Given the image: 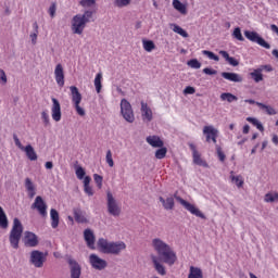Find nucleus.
<instances>
[{
	"label": "nucleus",
	"instance_id": "27",
	"mask_svg": "<svg viewBox=\"0 0 278 278\" xmlns=\"http://www.w3.org/2000/svg\"><path fill=\"white\" fill-rule=\"evenodd\" d=\"M50 217H51V227L52 229H55L58 225H60V214H58V211L51 210Z\"/></svg>",
	"mask_w": 278,
	"mask_h": 278
},
{
	"label": "nucleus",
	"instance_id": "30",
	"mask_svg": "<svg viewBox=\"0 0 278 278\" xmlns=\"http://www.w3.org/2000/svg\"><path fill=\"white\" fill-rule=\"evenodd\" d=\"M25 188L27 192H29V197H36V188L34 187V182H31L30 178L25 179Z\"/></svg>",
	"mask_w": 278,
	"mask_h": 278
},
{
	"label": "nucleus",
	"instance_id": "35",
	"mask_svg": "<svg viewBox=\"0 0 278 278\" xmlns=\"http://www.w3.org/2000/svg\"><path fill=\"white\" fill-rule=\"evenodd\" d=\"M230 179L232 184H236L237 188L244 186V180L240 179V176H233V172H230Z\"/></svg>",
	"mask_w": 278,
	"mask_h": 278
},
{
	"label": "nucleus",
	"instance_id": "52",
	"mask_svg": "<svg viewBox=\"0 0 278 278\" xmlns=\"http://www.w3.org/2000/svg\"><path fill=\"white\" fill-rule=\"evenodd\" d=\"M216 151H217L219 161L225 162L226 155H225V152H223V149L220 148V146H216Z\"/></svg>",
	"mask_w": 278,
	"mask_h": 278
},
{
	"label": "nucleus",
	"instance_id": "42",
	"mask_svg": "<svg viewBox=\"0 0 278 278\" xmlns=\"http://www.w3.org/2000/svg\"><path fill=\"white\" fill-rule=\"evenodd\" d=\"M131 3V0H114L115 8H127Z\"/></svg>",
	"mask_w": 278,
	"mask_h": 278
},
{
	"label": "nucleus",
	"instance_id": "29",
	"mask_svg": "<svg viewBox=\"0 0 278 278\" xmlns=\"http://www.w3.org/2000/svg\"><path fill=\"white\" fill-rule=\"evenodd\" d=\"M35 210H47V203L42 200V197L38 195L33 203Z\"/></svg>",
	"mask_w": 278,
	"mask_h": 278
},
{
	"label": "nucleus",
	"instance_id": "38",
	"mask_svg": "<svg viewBox=\"0 0 278 278\" xmlns=\"http://www.w3.org/2000/svg\"><path fill=\"white\" fill-rule=\"evenodd\" d=\"M278 201V193L277 192H270L265 194V202L266 203H275Z\"/></svg>",
	"mask_w": 278,
	"mask_h": 278
},
{
	"label": "nucleus",
	"instance_id": "17",
	"mask_svg": "<svg viewBox=\"0 0 278 278\" xmlns=\"http://www.w3.org/2000/svg\"><path fill=\"white\" fill-rule=\"evenodd\" d=\"M146 142L150 144V147H153L154 149L164 147V141L159 136H148L146 138Z\"/></svg>",
	"mask_w": 278,
	"mask_h": 278
},
{
	"label": "nucleus",
	"instance_id": "55",
	"mask_svg": "<svg viewBox=\"0 0 278 278\" xmlns=\"http://www.w3.org/2000/svg\"><path fill=\"white\" fill-rule=\"evenodd\" d=\"M13 140L15 142V144L17 146V148L23 151L25 149V147L23 146V143H21V140L18 139V136L13 135Z\"/></svg>",
	"mask_w": 278,
	"mask_h": 278
},
{
	"label": "nucleus",
	"instance_id": "63",
	"mask_svg": "<svg viewBox=\"0 0 278 278\" xmlns=\"http://www.w3.org/2000/svg\"><path fill=\"white\" fill-rule=\"evenodd\" d=\"M46 168L51 170V168H53V162H46Z\"/></svg>",
	"mask_w": 278,
	"mask_h": 278
},
{
	"label": "nucleus",
	"instance_id": "10",
	"mask_svg": "<svg viewBox=\"0 0 278 278\" xmlns=\"http://www.w3.org/2000/svg\"><path fill=\"white\" fill-rule=\"evenodd\" d=\"M89 262L96 270H104V268H108V261L99 257L97 254H91L89 256Z\"/></svg>",
	"mask_w": 278,
	"mask_h": 278
},
{
	"label": "nucleus",
	"instance_id": "60",
	"mask_svg": "<svg viewBox=\"0 0 278 278\" xmlns=\"http://www.w3.org/2000/svg\"><path fill=\"white\" fill-rule=\"evenodd\" d=\"M83 179L84 187L90 186V181H92V178L90 176H85Z\"/></svg>",
	"mask_w": 278,
	"mask_h": 278
},
{
	"label": "nucleus",
	"instance_id": "49",
	"mask_svg": "<svg viewBox=\"0 0 278 278\" xmlns=\"http://www.w3.org/2000/svg\"><path fill=\"white\" fill-rule=\"evenodd\" d=\"M76 177L77 179H84V177H86V169H84V167L81 166H77L76 167Z\"/></svg>",
	"mask_w": 278,
	"mask_h": 278
},
{
	"label": "nucleus",
	"instance_id": "4",
	"mask_svg": "<svg viewBox=\"0 0 278 278\" xmlns=\"http://www.w3.org/2000/svg\"><path fill=\"white\" fill-rule=\"evenodd\" d=\"M159 201L162 203L165 210H173L175 207V201L180 203L185 210H197L194 205L190 204L188 201L184 200V198L179 197V193L176 191L173 195L166 198V200L162 197L159 198Z\"/></svg>",
	"mask_w": 278,
	"mask_h": 278
},
{
	"label": "nucleus",
	"instance_id": "34",
	"mask_svg": "<svg viewBox=\"0 0 278 278\" xmlns=\"http://www.w3.org/2000/svg\"><path fill=\"white\" fill-rule=\"evenodd\" d=\"M248 123H251V125H254L258 131H264V125L260 123V121L255 117H247Z\"/></svg>",
	"mask_w": 278,
	"mask_h": 278
},
{
	"label": "nucleus",
	"instance_id": "15",
	"mask_svg": "<svg viewBox=\"0 0 278 278\" xmlns=\"http://www.w3.org/2000/svg\"><path fill=\"white\" fill-rule=\"evenodd\" d=\"M54 77H55V81H56L58 86H60V88H63V86H64V67L62 66V64H58L55 66Z\"/></svg>",
	"mask_w": 278,
	"mask_h": 278
},
{
	"label": "nucleus",
	"instance_id": "12",
	"mask_svg": "<svg viewBox=\"0 0 278 278\" xmlns=\"http://www.w3.org/2000/svg\"><path fill=\"white\" fill-rule=\"evenodd\" d=\"M23 242H24L25 247L34 248L39 243L38 236H36V233H34L31 231H25Z\"/></svg>",
	"mask_w": 278,
	"mask_h": 278
},
{
	"label": "nucleus",
	"instance_id": "1",
	"mask_svg": "<svg viewBox=\"0 0 278 278\" xmlns=\"http://www.w3.org/2000/svg\"><path fill=\"white\" fill-rule=\"evenodd\" d=\"M152 248L164 264H167V266H175V263L177 262V252H175L168 243L160 238H154L152 240Z\"/></svg>",
	"mask_w": 278,
	"mask_h": 278
},
{
	"label": "nucleus",
	"instance_id": "36",
	"mask_svg": "<svg viewBox=\"0 0 278 278\" xmlns=\"http://www.w3.org/2000/svg\"><path fill=\"white\" fill-rule=\"evenodd\" d=\"M166 153H168V149L161 147L155 151L156 160H164L166 157Z\"/></svg>",
	"mask_w": 278,
	"mask_h": 278
},
{
	"label": "nucleus",
	"instance_id": "47",
	"mask_svg": "<svg viewBox=\"0 0 278 278\" xmlns=\"http://www.w3.org/2000/svg\"><path fill=\"white\" fill-rule=\"evenodd\" d=\"M41 119L43 122L45 127H49V125H51V119L49 118V113H47V111H43L41 113Z\"/></svg>",
	"mask_w": 278,
	"mask_h": 278
},
{
	"label": "nucleus",
	"instance_id": "19",
	"mask_svg": "<svg viewBox=\"0 0 278 278\" xmlns=\"http://www.w3.org/2000/svg\"><path fill=\"white\" fill-rule=\"evenodd\" d=\"M172 5H173L174 10L179 12V14H182V16H186V14H188V4H184L179 0H173Z\"/></svg>",
	"mask_w": 278,
	"mask_h": 278
},
{
	"label": "nucleus",
	"instance_id": "53",
	"mask_svg": "<svg viewBox=\"0 0 278 278\" xmlns=\"http://www.w3.org/2000/svg\"><path fill=\"white\" fill-rule=\"evenodd\" d=\"M0 84H8V76L5 75V71L0 68Z\"/></svg>",
	"mask_w": 278,
	"mask_h": 278
},
{
	"label": "nucleus",
	"instance_id": "26",
	"mask_svg": "<svg viewBox=\"0 0 278 278\" xmlns=\"http://www.w3.org/2000/svg\"><path fill=\"white\" fill-rule=\"evenodd\" d=\"M188 278H203V271L199 267L191 266Z\"/></svg>",
	"mask_w": 278,
	"mask_h": 278
},
{
	"label": "nucleus",
	"instance_id": "41",
	"mask_svg": "<svg viewBox=\"0 0 278 278\" xmlns=\"http://www.w3.org/2000/svg\"><path fill=\"white\" fill-rule=\"evenodd\" d=\"M202 53L203 55H206L208 60H214V62H218L220 60L218 55H216L214 52L210 50H203Z\"/></svg>",
	"mask_w": 278,
	"mask_h": 278
},
{
	"label": "nucleus",
	"instance_id": "3",
	"mask_svg": "<svg viewBox=\"0 0 278 278\" xmlns=\"http://www.w3.org/2000/svg\"><path fill=\"white\" fill-rule=\"evenodd\" d=\"M98 247L102 253L108 255H121V253L127 249V244L123 241L109 242L103 238L98 240Z\"/></svg>",
	"mask_w": 278,
	"mask_h": 278
},
{
	"label": "nucleus",
	"instance_id": "54",
	"mask_svg": "<svg viewBox=\"0 0 278 278\" xmlns=\"http://www.w3.org/2000/svg\"><path fill=\"white\" fill-rule=\"evenodd\" d=\"M84 192L87 193L88 197L94 195V190L90 187V185L84 187Z\"/></svg>",
	"mask_w": 278,
	"mask_h": 278
},
{
	"label": "nucleus",
	"instance_id": "51",
	"mask_svg": "<svg viewBox=\"0 0 278 278\" xmlns=\"http://www.w3.org/2000/svg\"><path fill=\"white\" fill-rule=\"evenodd\" d=\"M58 11V4H55V2H52L48 12L51 16V18H55V12Z\"/></svg>",
	"mask_w": 278,
	"mask_h": 278
},
{
	"label": "nucleus",
	"instance_id": "6",
	"mask_svg": "<svg viewBox=\"0 0 278 278\" xmlns=\"http://www.w3.org/2000/svg\"><path fill=\"white\" fill-rule=\"evenodd\" d=\"M70 90L72 94V102L74 103V108L78 116H86V110L79 105L81 103V93L79 92V89L76 86H71Z\"/></svg>",
	"mask_w": 278,
	"mask_h": 278
},
{
	"label": "nucleus",
	"instance_id": "16",
	"mask_svg": "<svg viewBox=\"0 0 278 278\" xmlns=\"http://www.w3.org/2000/svg\"><path fill=\"white\" fill-rule=\"evenodd\" d=\"M84 238H85V242H87V247L89 249H91L92 251H94V242H96V237H94V232L91 229H85L84 231Z\"/></svg>",
	"mask_w": 278,
	"mask_h": 278
},
{
	"label": "nucleus",
	"instance_id": "31",
	"mask_svg": "<svg viewBox=\"0 0 278 278\" xmlns=\"http://www.w3.org/2000/svg\"><path fill=\"white\" fill-rule=\"evenodd\" d=\"M192 155H193V164L207 168V163L203 161V159H201V154L199 152H194V154Z\"/></svg>",
	"mask_w": 278,
	"mask_h": 278
},
{
	"label": "nucleus",
	"instance_id": "61",
	"mask_svg": "<svg viewBox=\"0 0 278 278\" xmlns=\"http://www.w3.org/2000/svg\"><path fill=\"white\" fill-rule=\"evenodd\" d=\"M111 216H121V210H109Z\"/></svg>",
	"mask_w": 278,
	"mask_h": 278
},
{
	"label": "nucleus",
	"instance_id": "32",
	"mask_svg": "<svg viewBox=\"0 0 278 278\" xmlns=\"http://www.w3.org/2000/svg\"><path fill=\"white\" fill-rule=\"evenodd\" d=\"M219 98L222 99V101H227L228 103H233V101H238V97L229 92L222 93Z\"/></svg>",
	"mask_w": 278,
	"mask_h": 278
},
{
	"label": "nucleus",
	"instance_id": "5",
	"mask_svg": "<svg viewBox=\"0 0 278 278\" xmlns=\"http://www.w3.org/2000/svg\"><path fill=\"white\" fill-rule=\"evenodd\" d=\"M21 236H23V224L18 218H14L13 227L10 232V244L13 249H18V242H21Z\"/></svg>",
	"mask_w": 278,
	"mask_h": 278
},
{
	"label": "nucleus",
	"instance_id": "2",
	"mask_svg": "<svg viewBox=\"0 0 278 278\" xmlns=\"http://www.w3.org/2000/svg\"><path fill=\"white\" fill-rule=\"evenodd\" d=\"M94 21V11L85 10L83 14H76L72 18V31L81 36L86 29L87 23H92Z\"/></svg>",
	"mask_w": 278,
	"mask_h": 278
},
{
	"label": "nucleus",
	"instance_id": "14",
	"mask_svg": "<svg viewBox=\"0 0 278 278\" xmlns=\"http://www.w3.org/2000/svg\"><path fill=\"white\" fill-rule=\"evenodd\" d=\"M141 116L142 119L148 121V123L153 121V111H151V108H149V104L144 101H141Z\"/></svg>",
	"mask_w": 278,
	"mask_h": 278
},
{
	"label": "nucleus",
	"instance_id": "44",
	"mask_svg": "<svg viewBox=\"0 0 278 278\" xmlns=\"http://www.w3.org/2000/svg\"><path fill=\"white\" fill-rule=\"evenodd\" d=\"M232 36L240 42H244V37L242 36V30H240V27L235 28Z\"/></svg>",
	"mask_w": 278,
	"mask_h": 278
},
{
	"label": "nucleus",
	"instance_id": "25",
	"mask_svg": "<svg viewBox=\"0 0 278 278\" xmlns=\"http://www.w3.org/2000/svg\"><path fill=\"white\" fill-rule=\"evenodd\" d=\"M262 68H256L250 73V76L256 84H260V81H264V75L262 74Z\"/></svg>",
	"mask_w": 278,
	"mask_h": 278
},
{
	"label": "nucleus",
	"instance_id": "57",
	"mask_svg": "<svg viewBox=\"0 0 278 278\" xmlns=\"http://www.w3.org/2000/svg\"><path fill=\"white\" fill-rule=\"evenodd\" d=\"M226 62H228L230 66H238L240 64V62H238V60H236L233 56H229Z\"/></svg>",
	"mask_w": 278,
	"mask_h": 278
},
{
	"label": "nucleus",
	"instance_id": "48",
	"mask_svg": "<svg viewBox=\"0 0 278 278\" xmlns=\"http://www.w3.org/2000/svg\"><path fill=\"white\" fill-rule=\"evenodd\" d=\"M106 164H109L110 168H114V159H112V150L106 151Z\"/></svg>",
	"mask_w": 278,
	"mask_h": 278
},
{
	"label": "nucleus",
	"instance_id": "40",
	"mask_svg": "<svg viewBox=\"0 0 278 278\" xmlns=\"http://www.w3.org/2000/svg\"><path fill=\"white\" fill-rule=\"evenodd\" d=\"M108 207L109 210H115L116 200H114V195L111 192H108Z\"/></svg>",
	"mask_w": 278,
	"mask_h": 278
},
{
	"label": "nucleus",
	"instance_id": "23",
	"mask_svg": "<svg viewBox=\"0 0 278 278\" xmlns=\"http://www.w3.org/2000/svg\"><path fill=\"white\" fill-rule=\"evenodd\" d=\"M76 223H88V215L81 210H77L74 213Z\"/></svg>",
	"mask_w": 278,
	"mask_h": 278
},
{
	"label": "nucleus",
	"instance_id": "7",
	"mask_svg": "<svg viewBox=\"0 0 278 278\" xmlns=\"http://www.w3.org/2000/svg\"><path fill=\"white\" fill-rule=\"evenodd\" d=\"M121 114L127 123H134V121H136V116L134 115V109L131 108V103H129L127 99L121 100Z\"/></svg>",
	"mask_w": 278,
	"mask_h": 278
},
{
	"label": "nucleus",
	"instance_id": "64",
	"mask_svg": "<svg viewBox=\"0 0 278 278\" xmlns=\"http://www.w3.org/2000/svg\"><path fill=\"white\" fill-rule=\"evenodd\" d=\"M271 141L274 144H278V136L277 135H274L273 138H271Z\"/></svg>",
	"mask_w": 278,
	"mask_h": 278
},
{
	"label": "nucleus",
	"instance_id": "18",
	"mask_svg": "<svg viewBox=\"0 0 278 278\" xmlns=\"http://www.w3.org/2000/svg\"><path fill=\"white\" fill-rule=\"evenodd\" d=\"M151 260L156 273L162 276L166 275V267H164V265L160 263V258H157L156 255H152Z\"/></svg>",
	"mask_w": 278,
	"mask_h": 278
},
{
	"label": "nucleus",
	"instance_id": "28",
	"mask_svg": "<svg viewBox=\"0 0 278 278\" xmlns=\"http://www.w3.org/2000/svg\"><path fill=\"white\" fill-rule=\"evenodd\" d=\"M256 105L261 108V110H264L268 116H275V114H277V111L270 105H266L261 102H256Z\"/></svg>",
	"mask_w": 278,
	"mask_h": 278
},
{
	"label": "nucleus",
	"instance_id": "33",
	"mask_svg": "<svg viewBox=\"0 0 278 278\" xmlns=\"http://www.w3.org/2000/svg\"><path fill=\"white\" fill-rule=\"evenodd\" d=\"M102 79H103V74L98 73L94 78V86H96V91L98 92V94H99V92H101V89L103 88V85L101 84Z\"/></svg>",
	"mask_w": 278,
	"mask_h": 278
},
{
	"label": "nucleus",
	"instance_id": "37",
	"mask_svg": "<svg viewBox=\"0 0 278 278\" xmlns=\"http://www.w3.org/2000/svg\"><path fill=\"white\" fill-rule=\"evenodd\" d=\"M0 227L1 229H8V216L3 210H0Z\"/></svg>",
	"mask_w": 278,
	"mask_h": 278
},
{
	"label": "nucleus",
	"instance_id": "9",
	"mask_svg": "<svg viewBox=\"0 0 278 278\" xmlns=\"http://www.w3.org/2000/svg\"><path fill=\"white\" fill-rule=\"evenodd\" d=\"M244 36L251 42H256V45H260V47H263L264 49H270V43L266 42V40H264V38L256 31L245 30Z\"/></svg>",
	"mask_w": 278,
	"mask_h": 278
},
{
	"label": "nucleus",
	"instance_id": "39",
	"mask_svg": "<svg viewBox=\"0 0 278 278\" xmlns=\"http://www.w3.org/2000/svg\"><path fill=\"white\" fill-rule=\"evenodd\" d=\"M143 49L144 51H148V53H151L153 49H155V43L152 40H143Z\"/></svg>",
	"mask_w": 278,
	"mask_h": 278
},
{
	"label": "nucleus",
	"instance_id": "46",
	"mask_svg": "<svg viewBox=\"0 0 278 278\" xmlns=\"http://www.w3.org/2000/svg\"><path fill=\"white\" fill-rule=\"evenodd\" d=\"M187 65L190 66V68H201V62L197 59H191L190 61L187 62Z\"/></svg>",
	"mask_w": 278,
	"mask_h": 278
},
{
	"label": "nucleus",
	"instance_id": "59",
	"mask_svg": "<svg viewBox=\"0 0 278 278\" xmlns=\"http://www.w3.org/2000/svg\"><path fill=\"white\" fill-rule=\"evenodd\" d=\"M30 40H31L33 45H36V42H38V33H31Z\"/></svg>",
	"mask_w": 278,
	"mask_h": 278
},
{
	"label": "nucleus",
	"instance_id": "21",
	"mask_svg": "<svg viewBox=\"0 0 278 278\" xmlns=\"http://www.w3.org/2000/svg\"><path fill=\"white\" fill-rule=\"evenodd\" d=\"M22 151L25 152L26 157H28L30 162H36V160H38V154L31 144L26 146Z\"/></svg>",
	"mask_w": 278,
	"mask_h": 278
},
{
	"label": "nucleus",
	"instance_id": "24",
	"mask_svg": "<svg viewBox=\"0 0 278 278\" xmlns=\"http://www.w3.org/2000/svg\"><path fill=\"white\" fill-rule=\"evenodd\" d=\"M170 29L175 33L181 36L182 38H188V31H186L181 26L177 24H169Z\"/></svg>",
	"mask_w": 278,
	"mask_h": 278
},
{
	"label": "nucleus",
	"instance_id": "11",
	"mask_svg": "<svg viewBox=\"0 0 278 278\" xmlns=\"http://www.w3.org/2000/svg\"><path fill=\"white\" fill-rule=\"evenodd\" d=\"M52 106H51V114L52 118L55 123H60L62 121V106L60 105V101L55 98H51Z\"/></svg>",
	"mask_w": 278,
	"mask_h": 278
},
{
	"label": "nucleus",
	"instance_id": "62",
	"mask_svg": "<svg viewBox=\"0 0 278 278\" xmlns=\"http://www.w3.org/2000/svg\"><path fill=\"white\" fill-rule=\"evenodd\" d=\"M219 55H222V58H225L226 61L229 60V53L225 50L219 51Z\"/></svg>",
	"mask_w": 278,
	"mask_h": 278
},
{
	"label": "nucleus",
	"instance_id": "58",
	"mask_svg": "<svg viewBox=\"0 0 278 278\" xmlns=\"http://www.w3.org/2000/svg\"><path fill=\"white\" fill-rule=\"evenodd\" d=\"M203 73H204L205 75H217V74H218V72H217L216 70H212V68H210V67L204 68V70H203Z\"/></svg>",
	"mask_w": 278,
	"mask_h": 278
},
{
	"label": "nucleus",
	"instance_id": "43",
	"mask_svg": "<svg viewBox=\"0 0 278 278\" xmlns=\"http://www.w3.org/2000/svg\"><path fill=\"white\" fill-rule=\"evenodd\" d=\"M79 5H81V8H92L97 5V0H80Z\"/></svg>",
	"mask_w": 278,
	"mask_h": 278
},
{
	"label": "nucleus",
	"instance_id": "8",
	"mask_svg": "<svg viewBox=\"0 0 278 278\" xmlns=\"http://www.w3.org/2000/svg\"><path fill=\"white\" fill-rule=\"evenodd\" d=\"M47 253L35 250L30 252V264L35 266V268H42L45 266V262H47Z\"/></svg>",
	"mask_w": 278,
	"mask_h": 278
},
{
	"label": "nucleus",
	"instance_id": "50",
	"mask_svg": "<svg viewBox=\"0 0 278 278\" xmlns=\"http://www.w3.org/2000/svg\"><path fill=\"white\" fill-rule=\"evenodd\" d=\"M190 213L193 216H197L198 218H201L202 220H205L207 217H205V214L201 210H190Z\"/></svg>",
	"mask_w": 278,
	"mask_h": 278
},
{
	"label": "nucleus",
	"instance_id": "45",
	"mask_svg": "<svg viewBox=\"0 0 278 278\" xmlns=\"http://www.w3.org/2000/svg\"><path fill=\"white\" fill-rule=\"evenodd\" d=\"M93 181L97 184L99 190L103 188V176L99 174H93Z\"/></svg>",
	"mask_w": 278,
	"mask_h": 278
},
{
	"label": "nucleus",
	"instance_id": "20",
	"mask_svg": "<svg viewBox=\"0 0 278 278\" xmlns=\"http://www.w3.org/2000/svg\"><path fill=\"white\" fill-rule=\"evenodd\" d=\"M222 77L228 81H233L235 84L242 83V76H240V74L224 72L222 73Z\"/></svg>",
	"mask_w": 278,
	"mask_h": 278
},
{
	"label": "nucleus",
	"instance_id": "22",
	"mask_svg": "<svg viewBox=\"0 0 278 278\" xmlns=\"http://www.w3.org/2000/svg\"><path fill=\"white\" fill-rule=\"evenodd\" d=\"M203 134H211L212 135V142L216 144V138H218V129L214 128V126H204Z\"/></svg>",
	"mask_w": 278,
	"mask_h": 278
},
{
	"label": "nucleus",
	"instance_id": "56",
	"mask_svg": "<svg viewBox=\"0 0 278 278\" xmlns=\"http://www.w3.org/2000/svg\"><path fill=\"white\" fill-rule=\"evenodd\" d=\"M197 92V89L192 86H188L184 89V94H194Z\"/></svg>",
	"mask_w": 278,
	"mask_h": 278
},
{
	"label": "nucleus",
	"instance_id": "13",
	"mask_svg": "<svg viewBox=\"0 0 278 278\" xmlns=\"http://www.w3.org/2000/svg\"><path fill=\"white\" fill-rule=\"evenodd\" d=\"M68 264L71 268V278H79L81 277V266L77 263V261L73 258H68Z\"/></svg>",
	"mask_w": 278,
	"mask_h": 278
}]
</instances>
